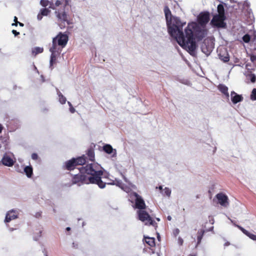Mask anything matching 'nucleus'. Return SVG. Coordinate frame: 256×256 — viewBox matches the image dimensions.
I'll return each mask as SVG.
<instances>
[{"instance_id": "nucleus-22", "label": "nucleus", "mask_w": 256, "mask_h": 256, "mask_svg": "<svg viewBox=\"0 0 256 256\" xmlns=\"http://www.w3.org/2000/svg\"><path fill=\"white\" fill-rule=\"evenodd\" d=\"M206 34V32L205 30H200L199 31H196V35L198 40H202L205 37Z\"/></svg>"}, {"instance_id": "nucleus-29", "label": "nucleus", "mask_w": 256, "mask_h": 256, "mask_svg": "<svg viewBox=\"0 0 256 256\" xmlns=\"http://www.w3.org/2000/svg\"><path fill=\"white\" fill-rule=\"evenodd\" d=\"M242 40L246 43H248L250 40V36L249 34H246L242 37Z\"/></svg>"}, {"instance_id": "nucleus-16", "label": "nucleus", "mask_w": 256, "mask_h": 256, "mask_svg": "<svg viewBox=\"0 0 256 256\" xmlns=\"http://www.w3.org/2000/svg\"><path fill=\"white\" fill-rule=\"evenodd\" d=\"M237 227L246 236L249 237L250 239L256 241V235L248 231L240 226H237Z\"/></svg>"}, {"instance_id": "nucleus-14", "label": "nucleus", "mask_w": 256, "mask_h": 256, "mask_svg": "<svg viewBox=\"0 0 256 256\" xmlns=\"http://www.w3.org/2000/svg\"><path fill=\"white\" fill-rule=\"evenodd\" d=\"M2 162L4 165L8 166H12L14 163L12 159L6 154L4 156Z\"/></svg>"}, {"instance_id": "nucleus-37", "label": "nucleus", "mask_w": 256, "mask_h": 256, "mask_svg": "<svg viewBox=\"0 0 256 256\" xmlns=\"http://www.w3.org/2000/svg\"><path fill=\"white\" fill-rule=\"evenodd\" d=\"M164 193L166 196H170L171 193V191L168 188H166L164 189Z\"/></svg>"}, {"instance_id": "nucleus-5", "label": "nucleus", "mask_w": 256, "mask_h": 256, "mask_svg": "<svg viewBox=\"0 0 256 256\" xmlns=\"http://www.w3.org/2000/svg\"><path fill=\"white\" fill-rule=\"evenodd\" d=\"M226 19V16L216 14L213 16L210 23L214 26L224 28L226 26V23L224 22Z\"/></svg>"}, {"instance_id": "nucleus-48", "label": "nucleus", "mask_w": 256, "mask_h": 256, "mask_svg": "<svg viewBox=\"0 0 256 256\" xmlns=\"http://www.w3.org/2000/svg\"><path fill=\"white\" fill-rule=\"evenodd\" d=\"M14 22H18V18H16V16H14Z\"/></svg>"}, {"instance_id": "nucleus-50", "label": "nucleus", "mask_w": 256, "mask_h": 256, "mask_svg": "<svg viewBox=\"0 0 256 256\" xmlns=\"http://www.w3.org/2000/svg\"><path fill=\"white\" fill-rule=\"evenodd\" d=\"M2 125L0 124V133L2 132Z\"/></svg>"}, {"instance_id": "nucleus-54", "label": "nucleus", "mask_w": 256, "mask_h": 256, "mask_svg": "<svg viewBox=\"0 0 256 256\" xmlns=\"http://www.w3.org/2000/svg\"><path fill=\"white\" fill-rule=\"evenodd\" d=\"M196 198H199V196H198V195H197V196H196Z\"/></svg>"}, {"instance_id": "nucleus-36", "label": "nucleus", "mask_w": 256, "mask_h": 256, "mask_svg": "<svg viewBox=\"0 0 256 256\" xmlns=\"http://www.w3.org/2000/svg\"><path fill=\"white\" fill-rule=\"evenodd\" d=\"M56 60L54 58H50V68L52 70V64L53 63L56 62Z\"/></svg>"}, {"instance_id": "nucleus-3", "label": "nucleus", "mask_w": 256, "mask_h": 256, "mask_svg": "<svg viewBox=\"0 0 256 256\" xmlns=\"http://www.w3.org/2000/svg\"><path fill=\"white\" fill-rule=\"evenodd\" d=\"M138 218L142 222H144L146 225H152L156 226L157 224L150 216V214L144 210H140L138 213Z\"/></svg>"}, {"instance_id": "nucleus-10", "label": "nucleus", "mask_w": 256, "mask_h": 256, "mask_svg": "<svg viewBox=\"0 0 256 256\" xmlns=\"http://www.w3.org/2000/svg\"><path fill=\"white\" fill-rule=\"evenodd\" d=\"M134 195L136 196V200H135L136 207L137 208L140 209V210L145 209L146 206L144 201V200L136 192H135L134 194Z\"/></svg>"}, {"instance_id": "nucleus-15", "label": "nucleus", "mask_w": 256, "mask_h": 256, "mask_svg": "<svg viewBox=\"0 0 256 256\" xmlns=\"http://www.w3.org/2000/svg\"><path fill=\"white\" fill-rule=\"evenodd\" d=\"M237 227L246 236L249 237L250 239L256 241V235L248 231L240 226H237Z\"/></svg>"}, {"instance_id": "nucleus-6", "label": "nucleus", "mask_w": 256, "mask_h": 256, "mask_svg": "<svg viewBox=\"0 0 256 256\" xmlns=\"http://www.w3.org/2000/svg\"><path fill=\"white\" fill-rule=\"evenodd\" d=\"M214 48V44L210 40L206 39L201 45V50L202 52L208 56Z\"/></svg>"}, {"instance_id": "nucleus-27", "label": "nucleus", "mask_w": 256, "mask_h": 256, "mask_svg": "<svg viewBox=\"0 0 256 256\" xmlns=\"http://www.w3.org/2000/svg\"><path fill=\"white\" fill-rule=\"evenodd\" d=\"M58 50L59 49L58 48H56L52 46L50 48V51L52 52L50 58H52L56 60V52H58Z\"/></svg>"}, {"instance_id": "nucleus-2", "label": "nucleus", "mask_w": 256, "mask_h": 256, "mask_svg": "<svg viewBox=\"0 0 256 256\" xmlns=\"http://www.w3.org/2000/svg\"><path fill=\"white\" fill-rule=\"evenodd\" d=\"M172 24L168 25V33L176 40L180 46L186 49L192 55L195 52L196 46L194 38L193 32L190 28V24L185 28L184 35L182 28L186 25V22H181L178 17L173 16Z\"/></svg>"}, {"instance_id": "nucleus-23", "label": "nucleus", "mask_w": 256, "mask_h": 256, "mask_svg": "<svg viewBox=\"0 0 256 256\" xmlns=\"http://www.w3.org/2000/svg\"><path fill=\"white\" fill-rule=\"evenodd\" d=\"M57 94L58 96V100L60 103L62 104H64L66 103V97L62 95V94L60 92L56 89Z\"/></svg>"}, {"instance_id": "nucleus-40", "label": "nucleus", "mask_w": 256, "mask_h": 256, "mask_svg": "<svg viewBox=\"0 0 256 256\" xmlns=\"http://www.w3.org/2000/svg\"><path fill=\"white\" fill-rule=\"evenodd\" d=\"M32 158L34 160H36L38 158V156L36 154L34 153L32 155Z\"/></svg>"}, {"instance_id": "nucleus-17", "label": "nucleus", "mask_w": 256, "mask_h": 256, "mask_svg": "<svg viewBox=\"0 0 256 256\" xmlns=\"http://www.w3.org/2000/svg\"><path fill=\"white\" fill-rule=\"evenodd\" d=\"M218 89L224 95L228 98H229V94L228 92V88L223 84H220L218 86Z\"/></svg>"}, {"instance_id": "nucleus-56", "label": "nucleus", "mask_w": 256, "mask_h": 256, "mask_svg": "<svg viewBox=\"0 0 256 256\" xmlns=\"http://www.w3.org/2000/svg\"><path fill=\"white\" fill-rule=\"evenodd\" d=\"M190 256H196L194 254V255H191Z\"/></svg>"}, {"instance_id": "nucleus-19", "label": "nucleus", "mask_w": 256, "mask_h": 256, "mask_svg": "<svg viewBox=\"0 0 256 256\" xmlns=\"http://www.w3.org/2000/svg\"><path fill=\"white\" fill-rule=\"evenodd\" d=\"M146 243L151 247H154L156 246L155 239L154 238L144 237Z\"/></svg>"}, {"instance_id": "nucleus-32", "label": "nucleus", "mask_w": 256, "mask_h": 256, "mask_svg": "<svg viewBox=\"0 0 256 256\" xmlns=\"http://www.w3.org/2000/svg\"><path fill=\"white\" fill-rule=\"evenodd\" d=\"M50 12V10L48 8H43L41 10L40 13L42 16H47Z\"/></svg>"}, {"instance_id": "nucleus-47", "label": "nucleus", "mask_w": 256, "mask_h": 256, "mask_svg": "<svg viewBox=\"0 0 256 256\" xmlns=\"http://www.w3.org/2000/svg\"><path fill=\"white\" fill-rule=\"evenodd\" d=\"M18 24L20 26H24V24L22 23V22H18Z\"/></svg>"}, {"instance_id": "nucleus-4", "label": "nucleus", "mask_w": 256, "mask_h": 256, "mask_svg": "<svg viewBox=\"0 0 256 256\" xmlns=\"http://www.w3.org/2000/svg\"><path fill=\"white\" fill-rule=\"evenodd\" d=\"M68 41V36L66 34L60 32L56 37L52 40V46L57 48V46H60L62 48L64 47Z\"/></svg>"}, {"instance_id": "nucleus-30", "label": "nucleus", "mask_w": 256, "mask_h": 256, "mask_svg": "<svg viewBox=\"0 0 256 256\" xmlns=\"http://www.w3.org/2000/svg\"><path fill=\"white\" fill-rule=\"evenodd\" d=\"M250 99L252 100H256V88H254L250 94Z\"/></svg>"}, {"instance_id": "nucleus-18", "label": "nucleus", "mask_w": 256, "mask_h": 256, "mask_svg": "<svg viewBox=\"0 0 256 256\" xmlns=\"http://www.w3.org/2000/svg\"><path fill=\"white\" fill-rule=\"evenodd\" d=\"M219 58L221 60L224 62H228L230 60V56L228 52L225 50L224 54L221 52L218 54Z\"/></svg>"}, {"instance_id": "nucleus-57", "label": "nucleus", "mask_w": 256, "mask_h": 256, "mask_svg": "<svg viewBox=\"0 0 256 256\" xmlns=\"http://www.w3.org/2000/svg\"><path fill=\"white\" fill-rule=\"evenodd\" d=\"M45 256H48L46 254H45Z\"/></svg>"}, {"instance_id": "nucleus-45", "label": "nucleus", "mask_w": 256, "mask_h": 256, "mask_svg": "<svg viewBox=\"0 0 256 256\" xmlns=\"http://www.w3.org/2000/svg\"><path fill=\"white\" fill-rule=\"evenodd\" d=\"M42 16H43L42 14H41V13L38 14V16H37V18H38V20H41L42 19Z\"/></svg>"}, {"instance_id": "nucleus-34", "label": "nucleus", "mask_w": 256, "mask_h": 256, "mask_svg": "<svg viewBox=\"0 0 256 256\" xmlns=\"http://www.w3.org/2000/svg\"><path fill=\"white\" fill-rule=\"evenodd\" d=\"M68 105L70 106V111L72 113H74L75 112L74 108H73V106H72V104L70 102H68Z\"/></svg>"}, {"instance_id": "nucleus-31", "label": "nucleus", "mask_w": 256, "mask_h": 256, "mask_svg": "<svg viewBox=\"0 0 256 256\" xmlns=\"http://www.w3.org/2000/svg\"><path fill=\"white\" fill-rule=\"evenodd\" d=\"M80 182V176L78 174H76L75 176L72 179V183L76 184Z\"/></svg>"}, {"instance_id": "nucleus-51", "label": "nucleus", "mask_w": 256, "mask_h": 256, "mask_svg": "<svg viewBox=\"0 0 256 256\" xmlns=\"http://www.w3.org/2000/svg\"><path fill=\"white\" fill-rule=\"evenodd\" d=\"M168 219L169 220H171V219H172V218H171V217H170V216H168Z\"/></svg>"}, {"instance_id": "nucleus-26", "label": "nucleus", "mask_w": 256, "mask_h": 256, "mask_svg": "<svg viewBox=\"0 0 256 256\" xmlns=\"http://www.w3.org/2000/svg\"><path fill=\"white\" fill-rule=\"evenodd\" d=\"M218 15L226 16L224 13V6L222 4H219L218 6Z\"/></svg>"}, {"instance_id": "nucleus-8", "label": "nucleus", "mask_w": 256, "mask_h": 256, "mask_svg": "<svg viewBox=\"0 0 256 256\" xmlns=\"http://www.w3.org/2000/svg\"><path fill=\"white\" fill-rule=\"evenodd\" d=\"M216 197L221 206L224 207H227L228 206V198L226 194L220 192L216 195Z\"/></svg>"}, {"instance_id": "nucleus-33", "label": "nucleus", "mask_w": 256, "mask_h": 256, "mask_svg": "<svg viewBox=\"0 0 256 256\" xmlns=\"http://www.w3.org/2000/svg\"><path fill=\"white\" fill-rule=\"evenodd\" d=\"M50 2L48 0H41L40 2V4L44 7H46L49 5Z\"/></svg>"}, {"instance_id": "nucleus-1", "label": "nucleus", "mask_w": 256, "mask_h": 256, "mask_svg": "<svg viewBox=\"0 0 256 256\" xmlns=\"http://www.w3.org/2000/svg\"><path fill=\"white\" fill-rule=\"evenodd\" d=\"M81 184H95L100 188L106 187L102 178L104 168L95 162L94 148L90 146L85 154L81 156Z\"/></svg>"}, {"instance_id": "nucleus-43", "label": "nucleus", "mask_w": 256, "mask_h": 256, "mask_svg": "<svg viewBox=\"0 0 256 256\" xmlns=\"http://www.w3.org/2000/svg\"><path fill=\"white\" fill-rule=\"evenodd\" d=\"M62 4V2H61L60 0H56V3H55V6H58Z\"/></svg>"}, {"instance_id": "nucleus-39", "label": "nucleus", "mask_w": 256, "mask_h": 256, "mask_svg": "<svg viewBox=\"0 0 256 256\" xmlns=\"http://www.w3.org/2000/svg\"><path fill=\"white\" fill-rule=\"evenodd\" d=\"M49 8H52L53 10L55 9V4H54L52 2H50V3L49 4Z\"/></svg>"}, {"instance_id": "nucleus-28", "label": "nucleus", "mask_w": 256, "mask_h": 256, "mask_svg": "<svg viewBox=\"0 0 256 256\" xmlns=\"http://www.w3.org/2000/svg\"><path fill=\"white\" fill-rule=\"evenodd\" d=\"M43 48L40 47H36L34 48L32 52V54H34V56L38 54L42 53L43 52Z\"/></svg>"}, {"instance_id": "nucleus-7", "label": "nucleus", "mask_w": 256, "mask_h": 256, "mask_svg": "<svg viewBox=\"0 0 256 256\" xmlns=\"http://www.w3.org/2000/svg\"><path fill=\"white\" fill-rule=\"evenodd\" d=\"M210 20V13L208 12H202L198 17V22L202 26H205Z\"/></svg>"}, {"instance_id": "nucleus-25", "label": "nucleus", "mask_w": 256, "mask_h": 256, "mask_svg": "<svg viewBox=\"0 0 256 256\" xmlns=\"http://www.w3.org/2000/svg\"><path fill=\"white\" fill-rule=\"evenodd\" d=\"M24 171L28 178H30L32 174V168L31 166H26L24 168Z\"/></svg>"}, {"instance_id": "nucleus-46", "label": "nucleus", "mask_w": 256, "mask_h": 256, "mask_svg": "<svg viewBox=\"0 0 256 256\" xmlns=\"http://www.w3.org/2000/svg\"><path fill=\"white\" fill-rule=\"evenodd\" d=\"M18 22H15L12 24V26H17L18 24Z\"/></svg>"}, {"instance_id": "nucleus-12", "label": "nucleus", "mask_w": 256, "mask_h": 256, "mask_svg": "<svg viewBox=\"0 0 256 256\" xmlns=\"http://www.w3.org/2000/svg\"><path fill=\"white\" fill-rule=\"evenodd\" d=\"M231 100L233 104H236L238 102H240L243 100V97L242 95L237 94L234 91L231 92L230 94Z\"/></svg>"}, {"instance_id": "nucleus-41", "label": "nucleus", "mask_w": 256, "mask_h": 256, "mask_svg": "<svg viewBox=\"0 0 256 256\" xmlns=\"http://www.w3.org/2000/svg\"><path fill=\"white\" fill-rule=\"evenodd\" d=\"M12 32L14 35L15 36H18L20 34L19 32H17L14 30H13Z\"/></svg>"}, {"instance_id": "nucleus-49", "label": "nucleus", "mask_w": 256, "mask_h": 256, "mask_svg": "<svg viewBox=\"0 0 256 256\" xmlns=\"http://www.w3.org/2000/svg\"><path fill=\"white\" fill-rule=\"evenodd\" d=\"M70 229H71V228H70V227H67V228H66V230H67V231H70Z\"/></svg>"}, {"instance_id": "nucleus-11", "label": "nucleus", "mask_w": 256, "mask_h": 256, "mask_svg": "<svg viewBox=\"0 0 256 256\" xmlns=\"http://www.w3.org/2000/svg\"><path fill=\"white\" fill-rule=\"evenodd\" d=\"M17 218V212L14 210H11L8 212L6 214L5 222H10L12 220H14Z\"/></svg>"}, {"instance_id": "nucleus-24", "label": "nucleus", "mask_w": 256, "mask_h": 256, "mask_svg": "<svg viewBox=\"0 0 256 256\" xmlns=\"http://www.w3.org/2000/svg\"><path fill=\"white\" fill-rule=\"evenodd\" d=\"M103 150L107 154H110L112 152L113 148L112 146L108 144H105L103 146Z\"/></svg>"}, {"instance_id": "nucleus-38", "label": "nucleus", "mask_w": 256, "mask_h": 256, "mask_svg": "<svg viewBox=\"0 0 256 256\" xmlns=\"http://www.w3.org/2000/svg\"><path fill=\"white\" fill-rule=\"evenodd\" d=\"M174 234L175 236H176L180 233V230L178 228H176L173 231Z\"/></svg>"}, {"instance_id": "nucleus-21", "label": "nucleus", "mask_w": 256, "mask_h": 256, "mask_svg": "<svg viewBox=\"0 0 256 256\" xmlns=\"http://www.w3.org/2000/svg\"><path fill=\"white\" fill-rule=\"evenodd\" d=\"M206 232L204 230H200L198 231L197 234V244H199L201 242L203 236Z\"/></svg>"}, {"instance_id": "nucleus-52", "label": "nucleus", "mask_w": 256, "mask_h": 256, "mask_svg": "<svg viewBox=\"0 0 256 256\" xmlns=\"http://www.w3.org/2000/svg\"><path fill=\"white\" fill-rule=\"evenodd\" d=\"M213 228H214V227L212 226V228H210V229L208 230V231L212 230H213Z\"/></svg>"}, {"instance_id": "nucleus-55", "label": "nucleus", "mask_w": 256, "mask_h": 256, "mask_svg": "<svg viewBox=\"0 0 256 256\" xmlns=\"http://www.w3.org/2000/svg\"><path fill=\"white\" fill-rule=\"evenodd\" d=\"M157 220L159 221L160 219L158 218H156Z\"/></svg>"}, {"instance_id": "nucleus-13", "label": "nucleus", "mask_w": 256, "mask_h": 256, "mask_svg": "<svg viewBox=\"0 0 256 256\" xmlns=\"http://www.w3.org/2000/svg\"><path fill=\"white\" fill-rule=\"evenodd\" d=\"M164 12L165 14L167 25H170V24H172V21L173 16H172L171 12L168 6H166L164 7Z\"/></svg>"}, {"instance_id": "nucleus-42", "label": "nucleus", "mask_w": 256, "mask_h": 256, "mask_svg": "<svg viewBox=\"0 0 256 256\" xmlns=\"http://www.w3.org/2000/svg\"><path fill=\"white\" fill-rule=\"evenodd\" d=\"M250 80L252 82H254L256 80V76L253 74L250 78Z\"/></svg>"}, {"instance_id": "nucleus-35", "label": "nucleus", "mask_w": 256, "mask_h": 256, "mask_svg": "<svg viewBox=\"0 0 256 256\" xmlns=\"http://www.w3.org/2000/svg\"><path fill=\"white\" fill-rule=\"evenodd\" d=\"M78 242H74L72 244V248L74 250L78 249Z\"/></svg>"}, {"instance_id": "nucleus-44", "label": "nucleus", "mask_w": 256, "mask_h": 256, "mask_svg": "<svg viewBox=\"0 0 256 256\" xmlns=\"http://www.w3.org/2000/svg\"><path fill=\"white\" fill-rule=\"evenodd\" d=\"M178 244H180V245H182V244H183V240L182 238L180 237H179L178 238Z\"/></svg>"}, {"instance_id": "nucleus-53", "label": "nucleus", "mask_w": 256, "mask_h": 256, "mask_svg": "<svg viewBox=\"0 0 256 256\" xmlns=\"http://www.w3.org/2000/svg\"><path fill=\"white\" fill-rule=\"evenodd\" d=\"M159 188H160V190H162V186H160L159 187Z\"/></svg>"}, {"instance_id": "nucleus-9", "label": "nucleus", "mask_w": 256, "mask_h": 256, "mask_svg": "<svg viewBox=\"0 0 256 256\" xmlns=\"http://www.w3.org/2000/svg\"><path fill=\"white\" fill-rule=\"evenodd\" d=\"M80 157L76 158H73L66 162V168L68 170H72L74 168L75 166L80 164Z\"/></svg>"}, {"instance_id": "nucleus-20", "label": "nucleus", "mask_w": 256, "mask_h": 256, "mask_svg": "<svg viewBox=\"0 0 256 256\" xmlns=\"http://www.w3.org/2000/svg\"><path fill=\"white\" fill-rule=\"evenodd\" d=\"M55 13L56 14V16L58 20L62 22H68L67 16L64 12L61 14L58 12L56 11Z\"/></svg>"}]
</instances>
